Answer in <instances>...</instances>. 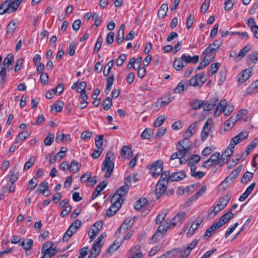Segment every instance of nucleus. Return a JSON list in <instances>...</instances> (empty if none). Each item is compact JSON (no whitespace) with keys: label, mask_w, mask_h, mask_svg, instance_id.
I'll list each match as a JSON object with an SVG mask.
<instances>
[{"label":"nucleus","mask_w":258,"mask_h":258,"mask_svg":"<svg viewBox=\"0 0 258 258\" xmlns=\"http://www.w3.org/2000/svg\"><path fill=\"white\" fill-rule=\"evenodd\" d=\"M199 55L190 56L188 54L183 53L180 58H175L173 62V67L177 71H181L189 63H197L199 61Z\"/></svg>","instance_id":"obj_1"},{"label":"nucleus","mask_w":258,"mask_h":258,"mask_svg":"<svg viewBox=\"0 0 258 258\" xmlns=\"http://www.w3.org/2000/svg\"><path fill=\"white\" fill-rule=\"evenodd\" d=\"M14 55L9 53L5 58L3 62V67L0 71V83L3 84L5 83L6 78V72L11 70L13 68Z\"/></svg>","instance_id":"obj_2"},{"label":"nucleus","mask_w":258,"mask_h":258,"mask_svg":"<svg viewBox=\"0 0 258 258\" xmlns=\"http://www.w3.org/2000/svg\"><path fill=\"white\" fill-rule=\"evenodd\" d=\"M113 154L111 152H108L103 161L102 165L101 170L102 171L106 170V171L104 174V176L106 178H108L111 175L114 164L113 162Z\"/></svg>","instance_id":"obj_3"},{"label":"nucleus","mask_w":258,"mask_h":258,"mask_svg":"<svg viewBox=\"0 0 258 258\" xmlns=\"http://www.w3.org/2000/svg\"><path fill=\"white\" fill-rule=\"evenodd\" d=\"M234 106L232 104H227V102L226 100H223L220 101L219 105L217 106L214 115L217 117L220 114L223 112L225 115H229L231 112L233 111Z\"/></svg>","instance_id":"obj_4"},{"label":"nucleus","mask_w":258,"mask_h":258,"mask_svg":"<svg viewBox=\"0 0 258 258\" xmlns=\"http://www.w3.org/2000/svg\"><path fill=\"white\" fill-rule=\"evenodd\" d=\"M190 142L184 138L179 142L177 146V150L180 155L181 156L179 160V164H182L186 161V159L184 157L186 156L188 151L190 149Z\"/></svg>","instance_id":"obj_5"},{"label":"nucleus","mask_w":258,"mask_h":258,"mask_svg":"<svg viewBox=\"0 0 258 258\" xmlns=\"http://www.w3.org/2000/svg\"><path fill=\"white\" fill-rule=\"evenodd\" d=\"M170 227H173L170 221L166 220L161 223L155 233L152 237L151 240L157 242L163 237Z\"/></svg>","instance_id":"obj_6"},{"label":"nucleus","mask_w":258,"mask_h":258,"mask_svg":"<svg viewBox=\"0 0 258 258\" xmlns=\"http://www.w3.org/2000/svg\"><path fill=\"white\" fill-rule=\"evenodd\" d=\"M207 81L206 76L203 73L195 75L189 80L188 86L194 87H201Z\"/></svg>","instance_id":"obj_7"},{"label":"nucleus","mask_w":258,"mask_h":258,"mask_svg":"<svg viewBox=\"0 0 258 258\" xmlns=\"http://www.w3.org/2000/svg\"><path fill=\"white\" fill-rule=\"evenodd\" d=\"M56 253V250L52 247V243L50 241L45 242L41 249L42 255L41 258H51Z\"/></svg>","instance_id":"obj_8"},{"label":"nucleus","mask_w":258,"mask_h":258,"mask_svg":"<svg viewBox=\"0 0 258 258\" xmlns=\"http://www.w3.org/2000/svg\"><path fill=\"white\" fill-rule=\"evenodd\" d=\"M21 2V0H6L4 1L3 3L6 13L10 14L15 12Z\"/></svg>","instance_id":"obj_9"},{"label":"nucleus","mask_w":258,"mask_h":258,"mask_svg":"<svg viewBox=\"0 0 258 258\" xmlns=\"http://www.w3.org/2000/svg\"><path fill=\"white\" fill-rule=\"evenodd\" d=\"M104 238V236L102 234L94 242L91 250L89 258H96L99 254L102 245L101 241Z\"/></svg>","instance_id":"obj_10"},{"label":"nucleus","mask_w":258,"mask_h":258,"mask_svg":"<svg viewBox=\"0 0 258 258\" xmlns=\"http://www.w3.org/2000/svg\"><path fill=\"white\" fill-rule=\"evenodd\" d=\"M230 200V196L228 195H226L221 198L218 201L217 205L214 207L213 212L215 215L217 214L222 210L224 209L227 206Z\"/></svg>","instance_id":"obj_11"},{"label":"nucleus","mask_w":258,"mask_h":258,"mask_svg":"<svg viewBox=\"0 0 258 258\" xmlns=\"http://www.w3.org/2000/svg\"><path fill=\"white\" fill-rule=\"evenodd\" d=\"M241 169L242 166H239L234 170H233L227 178H226L224 181L221 183V185L223 186V188H225L227 187V185L225 186V184H230L237 177Z\"/></svg>","instance_id":"obj_12"},{"label":"nucleus","mask_w":258,"mask_h":258,"mask_svg":"<svg viewBox=\"0 0 258 258\" xmlns=\"http://www.w3.org/2000/svg\"><path fill=\"white\" fill-rule=\"evenodd\" d=\"M163 161L158 160L155 162L150 168V173L154 177L159 176L163 170Z\"/></svg>","instance_id":"obj_13"},{"label":"nucleus","mask_w":258,"mask_h":258,"mask_svg":"<svg viewBox=\"0 0 258 258\" xmlns=\"http://www.w3.org/2000/svg\"><path fill=\"white\" fill-rule=\"evenodd\" d=\"M112 205L107 211V215L109 217H111L121 207V205L123 203L118 201L116 200L115 197H112L111 199Z\"/></svg>","instance_id":"obj_14"},{"label":"nucleus","mask_w":258,"mask_h":258,"mask_svg":"<svg viewBox=\"0 0 258 258\" xmlns=\"http://www.w3.org/2000/svg\"><path fill=\"white\" fill-rule=\"evenodd\" d=\"M102 227V223L101 222H96L90 229L88 231V235L90 238V241H93L95 239L96 235L98 234L99 230Z\"/></svg>","instance_id":"obj_15"},{"label":"nucleus","mask_w":258,"mask_h":258,"mask_svg":"<svg viewBox=\"0 0 258 258\" xmlns=\"http://www.w3.org/2000/svg\"><path fill=\"white\" fill-rule=\"evenodd\" d=\"M212 119L211 118H209L205 123L201 135V138L203 141L206 140L207 138L209 137L211 131V125L212 124Z\"/></svg>","instance_id":"obj_16"},{"label":"nucleus","mask_w":258,"mask_h":258,"mask_svg":"<svg viewBox=\"0 0 258 258\" xmlns=\"http://www.w3.org/2000/svg\"><path fill=\"white\" fill-rule=\"evenodd\" d=\"M186 214L185 212H180L170 221L173 227L180 226L184 221Z\"/></svg>","instance_id":"obj_17"},{"label":"nucleus","mask_w":258,"mask_h":258,"mask_svg":"<svg viewBox=\"0 0 258 258\" xmlns=\"http://www.w3.org/2000/svg\"><path fill=\"white\" fill-rule=\"evenodd\" d=\"M252 71L251 69H246L242 71L237 76V81L239 85L244 83L251 76Z\"/></svg>","instance_id":"obj_18"},{"label":"nucleus","mask_w":258,"mask_h":258,"mask_svg":"<svg viewBox=\"0 0 258 258\" xmlns=\"http://www.w3.org/2000/svg\"><path fill=\"white\" fill-rule=\"evenodd\" d=\"M247 137L248 133L246 132H241L231 139L229 145L234 149L237 144L245 140Z\"/></svg>","instance_id":"obj_19"},{"label":"nucleus","mask_w":258,"mask_h":258,"mask_svg":"<svg viewBox=\"0 0 258 258\" xmlns=\"http://www.w3.org/2000/svg\"><path fill=\"white\" fill-rule=\"evenodd\" d=\"M128 186L127 185H124L121 186L114 194L112 197H115L117 201H119L121 203L123 202V199L122 198L128 190Z\"/></svg>","instance_id":"obj_20"},{"label":"nucleus","mask_w":258,"mask_h":258,"mask_svg":"<svg viewBox=\"0 0 258 258\" xmlns=\"http://www.w3.org/2000/svg\"><path fill=\"white\" fill-rule=\"evenodd\" d=\"M203 222V218L198 217L193 222L188 229L186 234L188 237H191L194 234L195 231L199 228V226Z\"/></svg>","instance_id":"obj_21"},{"label":"nucleus","mask_w":258,"mask_h":258,"mask_svg":"<svg viewBox=\"0 0 258 258\" xmlns=\"http://www.w3.org/2000/svg\"><path fill=\"white\" fill-rule=\"evenodd\" d=\"M167 184H166V181H158L155 190L156 195L158 199L165 192L167 188Z\"/></svg>","instance_id":"obj_22"},{"label":"nucleus","mask_w":258,"mask_h":258,"mask_svg":"<svg viewBox=\"0 0 258 258\" xmlns=\"http://www.w3.org/2000/svg\"><path fill=\"white\" fill-rule=\"evenodd\" d=\"M197 125L198 123L197 122H195L188 126L184 134L183 137L184 139L188 140L197 132Z\"/></svg>","instance_id":"obj_23"},{"label":"nucleus","mask_w":258,"mask_h":258,"mask_svg":"<svg viewBox=\"0 0 258 258\" xmlns=\"http://www.w3.org/2000/svg\"><path fill=\"white\" fill-rule=\"evenodd\" d=\"M234 149L232 147L228 145L227 148L222 153L221 157L223 161L222 162L225 163L228 159L232 156L233 153Z\"/></svg>","instance_id":"obj_24"},{"label":"nucleus","mask_w":258,"mask_h":258,"mask_svg":"<svg viewBox=\"0 0 258 258\" xmlns=\"http://www.w3.org/2000/svg\"><path fill=\"white\" fill-rule=\"evenodd\" d=\"M135 220L134 218H127L121 224L118 228L117 232H124L129 227H130L134 223Z\"/></svg>","instance_id":"obj_25"},{"label":"nucleus","mask_w":258,"mask_h":258,"mask_svg":"<svg viewBox=\"0 0 258 258\" xmlns=\"http://www.w3.org/2000/svg\"><path fill=\"white\" fill-rule=\"evenodd\" d=\"M233 216V214L231 211H229L223 215L220 219L219 221L217 223L220 227H221L222 225L228 222L231 219H232Z\"/></svg>","instance_id":"obj_26"},{"label":"nucleus","mask_w":258,"mask_h":258,"mask_svg":"<svg viewBox=\"0 0 258 258\" xmlns=\"http://www.w3.org/2000/svg\"><path fill=\"white\" fill-rule=\"evenodd\" d=\"M211 161L215 165V166H221L224 163L223 161L219 152H216L213 154L210 157Z\"/></svg>","instance_id":"obj_27"},{"label":"nucleus","mask_w":258,"mask_h":258,"mask_svg":"<svg viewBox=\"0 0 258 258\" xmlns=\"http://www.w3.org/2000/svg\"><path fill=\"white\" fill-rule=\"evenodd\" d=\"M234 117L237 121L239 119L244 120L245 121H247L248 119V111L245 109H241L237 112Z\"/></svg>","instance_id":"obj_28"},{"label":"nucleus","mask_w":258,"mask_h":258,"mask_svg":"<svg viewBox=\"0 0 258 258\" xmlns=\"http://www.w3.org/2000/svg\"><path fill=\"white\" fill-rule=\"evenodd\" d=\"M258 92V80L252 83L247 88L246 94H253Z\"/></svg>","instance_id":"obj_29"},{"label":"nucleus","mask_w":258,"mask_h":258,"mask_svg":"<svg viewBox=\"0 0 258 258\" xmlns=\"http://www.w3.org/2000/svg\"><path fill=\"white\" fill-rule=\"evenodd\" d=\"M255 185V183H252L249 186H248L246 189L245 192L241 195L239 200L240 202H243L247 197L251 193L253 190Z\"/></svg>","instance_id":"obj_30"},{"label":"nucleus","mask_w":258,"mask_h":258,"mask_svg":"<svg viewBox=\"0 0 258 258\" xmlns=\"http://www.w3.org/2000/svg\"><path fill=\"white\" fill-rule=\"evenodd\" d=\"M188 84L185 81H181L178 83L174 89L175 93L182 94L184 91L188 87Z\"/></svg>","instance_id":"obj_31"},{"label":"nucleus","mask_w":258,"mask_h":258,"mask_svg":"<svg viewBox=\"0 0 258 258\" xmlns=\"http://www.w3.org/2000/svg\"><path fill=\"white\" fill-rule=\"evenodd\" d=\"M190 171L191 176L197 179H200L205 175V173L203 171H196V166L195 165L190 166Z\"/></svg>","instance_id":"obj_32"},{"label":"nucleus","mask_w":258,"mask_h":258,"mask_svg":"<svg viewBox=\"0 0 258 258\" xmlns=\"http://www.w3.org/2000/svg\"><path fill=\"white\" fill-rule=\"evenodd\" d=\"M120 155L125 159H129L132 156L133 153L129 147L124 146L121 149Z\"/></svg>","instance_id":"obj_33"},{"label":"nucleus","mask_w":258,"mask_h":258,"mask_svg":"<svg viewBox=\"0 0 258 258\" xmlns=\"http://www.w3.org/2000/svg\"><path fill=\"white\" fill-rule=\"evenodd\" d=\"M251 45H247L245 46L239 52L238 54L235 57V61L240 60L247 53V52L250 49Z\"/></svg>","instance_id":"obj_34"},{"label":"nucleus","mask_w":258,"mask_h":258,"mask_svg":"<svg viewBox=\"0 0 258 258\" xmlns=\"http://www.w3.org/2000/svg\"><path fill=\"white\" fill-rule=\"evenodd\" d=\"M18 25V22L16 20H13L11 21L7 26V33L8 34H13Z\"/></svg>","instance_id":"obj_35"},{"label":"nucleus","mask_w":258,"mask_h":258,"mask_svg":"<svg viewBox=\"0 0 258 258\" xmlns=\"http://www.w3.org/2000/svg\"><path fill=\"white\" fill-rule=\"evenodd\" d=\"M81 166V163L78 162L75 160L72 161L69 166L70 171L72 173H77L80 170Z\"/></svg>","instance_id":"obj_36"},{"label":"nucleus","mask_w":258,"mask_h":258,"mask_svg":"<svg viewBox=\"0 0 258 258\" xmlns=\"http://www.w3.org/2000/svg\"><path fill=\"white\" fill-rule=\"evenodd\" d=\"M185 176L184 171H181L173 173L170 176V178L172 181H178L183 179Z\"/></svg>","instance_id":"obj_37"},{"label":"nucleus","mask_w":258,"mask_h":258,"mask_svg":"<svg viewBox=\"0 0 258 258\" xmlns=\"http://www.w3.org/2000/svg\"><path fill=\"white\" fill-rule=\"evenodd\" d=\"M223 43V41L222 39H219L214 41L212 43L210 44L209 46L207 47L208 50H212L216 52V50L218 49L220 46Z\"/></svg>","instance_id":"obj_38"},{"label":"nucleus","mask_w":258,"mask_h":258,"mask_svg":"<svg viewBox=\"0 0 258 258\" xmlns=\"http://www.w3.org/2000/svg\"><path fill=\"white\" fill-rule=\"evenodd\" d=\"M220 226L218 224L217 222L214 223L210 228H209L204 235L205 238H209L214 233L215 230L220 228Z\"/></svg>","instance_id":"obj_39"},{"label":"nucleus","mask_w":258,"mask_h":258,"mask_svg":"<svg viewBox=\"0 0 258 258\" xmlns=\"http://www.w3.org/2000/svg\"><path fill=\"white\" fill-rule=\"evenodd\" d=\"M237 121L235 118L234 115L232 116L225 123V130L229 131L232 128Z\"/></svg>","instance_id":"obj_40"},{"label":"nucleus","mask_w":258,"mask_h":258,"mask_svg":"<svg viewBox=\"0 0 258 258\" xmlns=\"http://www.w3.org/2000/svg\"><path fill=\"white\" fill-rule=\"evenodd\" d=\"M217 99H215L207 101L203 105L204 110L205 111H210L212 110L217 104Z\"/></svg>","instance_id":"obj_41"},{"label":"nucleus","mask_w":258,"mask_h":258,"mask_svg":"<svg viewBox=\"0 0 258 258\" xmlns=\"http://www.w3.org/2000/svg\"><path fill=\"white\" fill-rule=\"evenodd\" d=\"M168 11V7L167 4L162 5L158 11V17L163 19L166 15Z\"/></svg>","instance_id":"obj_42"},{"label":"nucleus","mask_w":258,"mask_h":258,"mask_svg":"<svg viewBox=\"0 0 258 258\" xmlns=\"http://www.w3.org/2000/svg\"><path fill=\"white\" fill-rule=\"evenodd\" d=\"M147 204V200L146 198H141L137 201L135 205V208L137 210H140Z\"/></svg>","instance_id":"obj_43"},{"label":"nucleus","mask_w":258,"mask_h":258,"mask_svg":"<svg viewBox=\"0 0 258 258\" xmlns=\"http://www.w3.org/2000/svg\"><path fill=\"white\" fill-rule=\"evenodd\" d=\"M33 244V240L31 239H25L21 243V245L25 250L30 249Z\"/></svg>","instance_id":"obj_44"},{"label":"nucleus","mask_w":258,"mask_h":258,"mask_svg":"<svg viewBox=\"0 0 258 258\" xmlns=\"http://www.w3.org/2000/svg\"><path fill=\"white\" fill-rule=\"evenodd\" d=\"M48 187V183L47 182H43L41 183L37 190V191H38L40 193H42L44 195L47 196L48 193L46 194V190Z\"/></svg>","instance_id":"obj_45"},{"label":"nucleus","mask_w":258,"mask_h":258,"mask_svg":"<svg viewBox=\"0 0 258 258\" xmlns=\"http://www.w3.org/2000/svg\"><path fill=\"white\" fill-rule=\"evenodd\" d=\"M29 134L25 132H21L16 137L15 139V143H19L24 141L28 136Z\"/></svg>","instance_id":"obj_46"},{"label":"nucleus","mask_w":258,"mask_h":258,"mask_svg":"<svg viewBox=\"0 0 258 258\" xmlns=\"http://www.w3.org/2000/svg\"><path fill=\"white\" fill-rule=\"evenodd\" d=\"M173 98L172 97H169L166 98L165 100L161 99L155 103L156 106H159L160 108L164 106L169 103Z\"/></svg>","instance_id":"obj_47"},{"label":"nucleus","mask_w":258,"mask_h":258,"mask_svg":"<svg viewBox=\"0 0 258 258\" xmlns=\"http://www.w3.org/2000/svg\"><path fill=\"white\" fill-rule=\"evenodd\" d=\"M64 104L62 101H58L56 103L54 104L51 111L55 110L56 112H60L63 107Z\"/></svg>","instance_id":"obj_48"},{"label":"nucleus","mask_w":258,"mask_h":258,"mask_svg":"<svg viewBox=\"0 0 258 258\" xmlns=\"http://www.w3.org/2000/svg\"><path fill=\"white\" fill-rule=\"evenodd\" d=\"M215 52H216L212 51L211 50H208V48H207L204 50L203 53L205 54V57L212 61L214 59L215 57Z\"/></svg>","instance_id":"obj_49"},{"label":"nucleus","mask_w":258,"mask_h":258,"mask_svg":"<svg viewBox=\"0 0 258 258\" xmlns=\"http://www.w3.org/2000/svg\"><path fill=\"white\" fill-rule=\"evenodd\" d=\"M167 214V211L166 210H164L160 214H158L156 219V224H159L162 223L163 220L166 218Z\"/></svg>","instance_id":"obj_50"},{"label":"nucleus","mask_w":258,"mask_h":258,"mask_svg":"<svg viewBox=\"0 0 258 258\" xmlns=\"http://www.w3.org/2000/svg\"><path fill=\"white\" fill-rule=\"evenodd\" d=\"M165 116L163 115H160L156 119L154 122V126L156 127L161 126L166 119Z\"/></svg>","instance_id":"obj_51"},{"label":"nucleus","mask_w":258,"mask_h":258,"mask_svg":"<svg viewBox=\"0 0 258 258\" xmlns=\"http://www.w3.org/2000/svg\"><path fill=\"white\" fill-rule=\"evenodd\" d=\"M131 258H142L143 253L137 248H134L131 250Z\"/></svg>","instance_id":"obj_52"},{"label":"nucleus","mask_w":258,"mask_h":258,"mask_svg":"<svg viewBox=\"0 0 258 258\" xmlns=\"http://www.w3.org/2000/svg\"><path fill=\"white\" fill-rule=\"evenodd\" d=\"M220 66V64L219 63H212L208 70V74L213 75L217 71Z\"/></svg>","instance_id":"obj_53"},{"label":"nucleus","mask_w":258,"mask_h":258,"mask_svg":"<svg viewBox=\"0 0 258 258\" xmlns=\"http://www.w3.org/2000/svg\"><path fill=\"white\" fill-rule=\"evenodd\" d=\"M113 60L112 59L107 62L105 66V69L103 71V75L105 76H107L109 75L112 67L113 66Z\"/></svg>","instance_id":"obj_54"},{"label":"nucleus","mask_w":258,"mask_h":258,"mask_svg":"<svg viewBox=\"0 0 258 258\" xmlns=\"http://www.w3.org/2000/svg\"><path fill=\"white\" fill-rule=\"evenodd\" d=\"M253 177V173L250 172H246L244 173L241 178V182L243 183H246L250 181Z\"/></svg>","instance_id":"obj_55"},{"label":"nucleus","mask_w":258,"mask_h":258,"mask_svg":"<svg viewBox=\"0 0 258 258\" xmlns=\"http://www.w3.org/2000/svg\"><path fill=\"white\" fill-rule=\"evenodd\" d=\"M81 225V221L80 220H76L69 227L73 232H76L78 229Z\"/></svg>","instance_id":"obj_56"},{"label":"nucleus","mask_w":258,"mask_h":258,"mask_svg":"<svg viewBox=\"0 0 258 258\" xmlns=\"http://www.w3.org/2000/svg\"><path fill=\"white\" fill-rule=\"evenodd\" d=\"M176 251L175 250H170L162 254L158 258H173L175 256Z\"/></svg>","instance_id":"obj_57"},{"label":"nucleus","mask_w":258,"mask_h":258,"mask_svg":"<svg viewBox=\"0 0 258 258\" xmlns=\"http://www.w3.org/2000/svg\"><path fill=\"white\" fill-rule=\"evenodd\" d=\"M54 138L53 134H49L45 138L44 143L45 146H50L52 143Z\"/></svg>","instance_id":"obj_58"},{"label":"nucleus","mask_w":258,"mask_h":258,"mask_svg":"<svg viewBox=\"0 0 258 258\" xmlns=\"http://www.w3.org/2000/svg\"><path fill=\"white\" fill-rule=\"evenodd\" d=\"M153 134V131L151 128H147L142 132L141 137L143 138L149 139Z\"/></svg>","instance_id":"obj_59"},{"label":"nucleus","mask_w":258,"mask_h":258,"mask_svg":"<svg viewBox=\"0 0 258 258\" xmlns=\"http://www.w3.org/2000/svg\"><path fill=\"white\" fill-rule=\"evenodd\" d=\"M103 136L99 135L97 136L95 139V145L97 149L103 148Z\"/></svg>","instance_id":"obj_60"},{"label":"nucleus","mask_w":258,"mask_h":258,"mask_svg":"<svg viewBox=\"0 0 258 258\" xmlns=\"http://www.w3.org/2000/svg\"><path fill=\"white\" fill-rule=\"evenodd\" d=\"M203 104V102L202 101L199 100H193L190 103L191 107L195 110L200 108Z\"/></svg>","instance_id":"obj_61"},{"label":"nucleus","mask_w":258,"mask_h":258,"mask_svg":"<svg viewBox=\"0 0 258 258\" xmlns=\"http://www.w3.org/2000/svg\"><path fill=\"white\" fill-rule=\"evenodd\" d=\"M133 68L134 70H138V76L140 78H143L146 74V69L145 67H136V66H133Z\"/></svg>","instance_id":"obj_62"},{"label":"nucleus","mask_w":258,"mask_h":258,"mask_svg":"<svg viewBox=\"0 0 258 258\" xmlns=\"http://www.w3.org/2000/svg\"><path fill=\"white\" fill-rule=\"evenodd\" d=\"M238 225V223H235L234 224L231 225L227 230L225 234V237L227 238L236 229V228Z\"/></svg>","instance_id":"obj_63"},{"label":"nucleus","mask_w":258,"mask_h":258,"mask_svg":"<svg viewBox=\"0 0 258 258\" xmlns=\"http://www.w3.org/2000/svg\"><path fill=\"white\" fill-rule=\"evenodd\" d=\"M112 106V99L108 98L103 102V108L106 110H108Z\"/></svg>","instance_id":"obj_64"}]
</instances>
